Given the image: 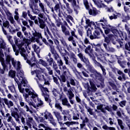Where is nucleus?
Here are the masks:
<instances>
[{"label": "nucleus", "mask_w": 130, "mask_h": 130, "mask_svg": "<svg viewBox=\"0 0 130 130\" xmlns=\"http://www.w3.org/2000/svg\"><path fill=\"white\" fill-rule=\"evenodd\" d=\"M109 28H110L111 32H113V34H115L118 32V30L115 29L114 27L112 26L109 24Z\"/></svg>", "instance_id": "46"}, {"label": "nucleus", "mask_w": 130, "mask_h": 130, "mask_svg": "<svg viewBox=\"0 0 130 130\" xmlns=\"http://www.w3.org/2000/svg\"><path fill=\"white\" fill-rule=\"evenodd\" d=\"M54 11H55L56 12H60V7L59 4H57L55 5V7L53 8Z\"/></svg>", "instance_id": "47"}, {"label": "nucleus", "mask_w": 130, "mask_h": 130, "mask_svg": "<svg viewBox=\"0 0 130 130\" xmlns=\"http://www.w3.org/2000/svg\"><path fill=\"white\" fill-rule=\"evenodd\" d=\"M119 104L120 107H121V108H123L124 107H125L126 106V101H121V102H120Z\"/></svg>", "instance_id": "60"}, {"label": "nucleus", "mask_w": 130, "mask_h": 130, "mask_svg": "<svg viewBox=\"0 0 130 130\" xmlns=\"http://www.w3.org/2000/svg\"><path fill=\"white\" fill-rule=\"evenodd\" d=\"M126 64L127 66L128 69H124V72L125 74H127L130 78V62H126Z\"/></svg>", "instance_id": "31"}, {"label": "nucleus", "mask_w": 130, "mask_h": 130, "mask_svg": "<svg viewBox=\"0 0 130 130\" xmlns=\"http://www.w3.org/2000/svg\"><path fill=\"white\" fill-rule=\"evenodd\" d=\"M117 74H118V80L120 81H125L126 80V77L125 74L123 73V72H121V71L118 70L117 71Z\"/></svg>", "instance_id": "11"}, {"label": "nucleus", "mask_w": 130, "mask_h": 130, "mask_svg": "<svg viewBox=\"0 0 130 130\" xmlns=\"http://www.w3.org/2000/svg\"><path fill=\"white\" fill-rule=\"evenodd\" d=\"M89 84L87 83L85 84L84 87L85 89H87V93L91 94L93 92H96L97 90V87H96L95 84L92 81H89Z\"/></svg>", "instance_id": "6"}, {"label": "nucleus", "mask_w": 130, "mask_h": 130, "mask_svg": "<svg viewBox=\"0 0 130 130\" xmlns=\"http://www.w3.org/2000/svg\"><path fill=\"white\" fill-rule=\"evenodd\" d=\"M83 4L84 6H85V9L86 10H89V8H90V6L88 0H83Z\"/></svg>", "instance_id": "48"}, {"label": "nucleus", "mask_w": 130, "mask_h": 130, "mask_svg": "<svg viewBox=\"0 0 130 130\" xmlns=\"http://www.w3.org/2000/svg\"><path fill=\"white\" fill-rule=\"evenodd\" d=\"M7 38H8V41L11 43V45H13L14 44V42H13V40H12V37L11 36H10L9 35H7Z\"/></svg>", "instance_id": "57"}, {"label": "nucleus", "mask_w": 130, "mask_h": 130, "mask_svg": "<svg viewBox=\"0 0 130 130\" xmlns=\"http://www.w3.org/2000/svg\"><path fill=\"white\" fill-rule=\"evenodd\" d=\"M28 96H31V98L33 99L34 102L36 103V98H37L38 95L36 93H31V94H26V93H24L23 94V96L25 99V101L28 103L29 102V100H27L28 99Z\"/></svg>", "instance_id": "9"}, {"label": "nucleus", "mask_w": 130, "mask_h": 130, "mask_svg": "<svg viewBox=\"0 0 130 130\" xmlns=\"http://www.w3.org/2000/svg\"><path fill=\"white\" fill-rule=\"evenodd\" d=\"M26 93H29V94H36V92H35L34 90L33 91H31L29 89V88H25V90Z\"/></svg>", "instance_id": "58"}, {"label": "nucleus", "mask_w": 130, "mask_h": 130, "mask_svg": "<svg viewBox=\"0 0 130 130\" xmlns=\"http://www.w3.org/2000/svg\"><path fill=\"white\" fill-rule=\"evenodd\" d=\"M117 62H118V63L119 64V66L120 67H121V68L122 69L125 68V66H126L125 61H121L120 60H118Z\"/></svg>", "instance_id": "40"}, {"label": "nucleus", "mask_w": 130, "mask_h": 130, "mask_svg": "<svg viewBox=\"0 0 130 130\" xmlns=\"http://www.w3.org/2000/svg\"><path fill=\"white\" fill-rule=\"evenodd\" d=\"M33 37H31L29 38V41L31 42H36L37 43H39L40 42V39L42 40L43 43L50 48V52L52 54H53L54 56L55 57V59L57 58L58 54L56 50H55L54 47L53 46V42L51 39H47L48 42H47V40L42 37L41 34L40 32H37V31H35V32L32 33Z\"/></svg>", "instance_id": "1"}, {"label": "nucleus", "mask_w": 130, "mask_h": 130, "mask_svg": "<svg viewBox=\"0 0 130 130\" xmlns=\"http://www.w3.org/2000/svg\"><path fill=\"white\" fill-rule=\"evenodd\" d=\"M85 109L87 110V112L89 113L90 115H94V112H93V109L91 108H85Z\"/></svg>", "instance_id": "52"}, {"label": "nucleus", "mask_w": 130, "mask_h": 130, "mask_svg": "<svg viewBox=\"0 0 130 130\" xmlns=\"http://www.w3.org/2000/svg\"><path fill=\"white\" fill-rule=\"evenodd\" d=\"M38 25L39 26L40 28L44 29L46 27L45 21L39 18V23Z\"/></svg>", "instance_id": "22"}, {"label": "nucleus", "mask_w": 130, "mask_h": 130, "mask_svg": "<svg viewBox=\"0 0 130 130\" xmlns=\"http://www.w3.org/2000/svg\"><path fill=\"white\" fill-rule=\"evenodd\" d=\"M114 13H115V14L113 13V16H109V18L111 20H112L113 19H117L118 17H120V16H121L120 13H117L116 11H114Z\"/></svg>", "instance_id": "23"}, {"label": "nucleus", "mask_w": 130, "mask_h": 130, "mask_svg": "<svg viewBox=\"0 0 130 130\" xmlns=\"http://www.w3.org/2000/svg\"><path fill=\"white\" fill-rule=\"evenodd\" d=\"M68 99H69V100H72L74 97H75V94L73 93V92H72L71 89H68Z\"/></svg>", "instance_id": "35"}, {"label": "nucleus", "mask_w": 130, "mask_h": 130, "mask_svg": "<svg viewBox=\"0 0 130 130\" xmlns=\"http://www.w3.org/2000/svg\"><path fill=\"white\" fill-rule=\"evenodd\" d=\"M33 121V118L29 115H28V119H26V125H28L29 128H31V123Z\"/></svg>", "instance_id": "26"}, {"label": "nucleus", "mask_w": 130, "mask_h": 130, "mask_svg": "<svg viewBox=\"0 0 130 130\" xmlns=\"http://www.w3.org/2000/svg\"><path fill=\"white\" fill-rule=\"evenodd\" d=\"M39 64H42V66H44V67H48L50 66L49 65V63L48 62H46L42 59H40L39 61L38 62Z\"/></svg>", "instance_id": "37"}, {"label": "nucleus", "mask_w": 130, "mask_h": 130, "mask_svg": "<svg viewBox=\"0 0 130 130\" xmlns=\"http://www.w3.org/2000/svg\"><path fill=\"white\" fill-rule=\"evenodd\" d=\"M37 59H36V57L35 56L32 57L30 60H26V63L29 64V66L32 65L33 64V62L37 63Z\"/></svg>", "instance_id": "28"}, {"label": "nucleus", "mask_w": 130, "mask_h": 130, "mask_svg": "<svg viewBox=\"0 0 130 130\" xmlns=\"http://www.w3.org/2000/svg\"><path fill=\"white\" fill-rule=\"evenodd\" d=\"M100 48V44H98L96 45H95L94 43L90 44V45H88V46H87L86 48H85V49L84 50L85 53L86 54V52H87L88 53H89L90 55L94 54H93L94 49L95 51H99Z\"/></svg>", "instance_id": "5"}, {"label": "nucleus", "mask_w": 130, "mask_h": 130, "mask_svg": "<svg viewBox=\"0 0 130 130\" xmlns=\"http://www.w3.org/2000/svg\"><path fill=\"white\" fill-rule=\"evenodd\" d=\"M8 75L12 78H15L16 77V71L12 70H10L8 73Z\"/></svg>", "instance_id": "39"}, {"label": "nucleus", "mask_w": 130, "mask_h": 130, "mask_svg": "<svg viewBox=\"0 0 130 130\" xmlns=\"http://www.w3.org/2000/svg\"><path fill=\"white\" fill-rule=\"evenodd\" d=\"M96 26L94 27V31H100L103 37L104 38V43L103 44L104 47L105 48L107 52H109V44L110 43V41L112 40L113 37V35H108L106 36L105 34H104L103 31L100 28V23H98L97 22H95Z\"/></svg>", "instance_id": "3"}, {"label": "nucleus", "mask_w": 130, "mask_h": 130, "mask_svg": "<svg viewBox=\"0 0 130 130\" xmlns=\"http://www.w3.org/2000/svg\"><path fill=\"white\" fill-rule=\"evenodd\" d=\"M86 54H88L90 58H91L92 61H94V63H98V61L95 60V56L94 54H90L87 51H86Z\"/></svg>", "instance_id": "42"}, {"label": "nucleus", "mask_w": 130, "mask_h": 130, "mask_svg": "<svg viewBox=\"0 0 130 130\" xmlns=\"http://www.w3.org/2000/svg\"><path fill=\"white\" fill-rule=\"evenodd\" d=\"M71 2H72V5L73 8H74V11H77V10H78V9L79 8V7L78 5H77V2H76V0H72Z\"/></svg>", "instance_id": "29"}, {"label": "nucleus", "mask_w": 130, "mask_h": 130, "mask_svg": "<svg viewBox=\"0 0 130 130\" xmlns=\"http://www.w3.org/2000/svg\"><path fill=\"white\" fill-rule=\"evenodd\" d=\"M2 26H3V27H5L7 28H10V23L7 20L6 21H3V23L2 24Z\"/></svg>", "instance_id": "50"}, {"label": "nucleus", "mask_w": 130, "mask_h": 130, "mask_svg": "<svg viewBox=\"0 0 130 130\" xmlns=\"http://www.w3.org/2000/svg\"><path fill=\"white\" fill-rule=\"evenodd\" d=\"M88 71L91 74H93L94 76V79L96 81L99 82V84H96V87L99 88L100 87L104 88L105 87V79L102 75V74L99 73L96 70H95L93 67L91 66H88Z\"/></svg>", "instance_id": "2"}, {"label": "nucleus", "mask_w": 130, "mask_h": 130, "mask_svg": "<svg viewBox=\"0 0 130 130\" xmlns=\"http://www.w3.org/2000/svg\"><path fill=\"white\" fill-rule=\"evenodd\" d=\"M66 77L67 78H69V75H66L62 74L60 76V78L58 77V80H59L60 82L64 83L66 82Z\"/></svg>", "instance_id": "32"}, {"label": "nucleus", "mask_w": 130, "mask_h": 130, "mask_svg": "<svg viewBox=\"0 0 130 130\" xmlns=\"http://www.w3.org/2000/svg\"><path fill=\"white\" fill-rule=\"evenodd\" d=\"M42 96H44V99L45 100V102H47V103H49V105H50L51 108H52V105L51 103V100L49 99V95L48 94H47V93H44L43 91H42Z\"/></svg>", "instance_id": "17"}, {"label": "nucleus", "mask_w": 130, "mask_h": 130, "mask_svg": "<svg viewBox=\"0 0 130 130\" xmlns=\"http://www.w3.org/2000/svg\"><path fill=\"white\" fill-rule=\"evenodd\" d=\"M76 29H74V30H71V36L74 37L75 38L77 39V36L75 35Z\"/></svg>", "instance_id": "61"}, {"label": "nucleus", "mask_w": 130, "mask_h": 130, "mask_svg": "<svg viewBox=\"0 0 130 130\" xmlns=\"http://www.w3.org/2000/svg\"><path fill=\"white\" fill-rule=\"evenodd\" d=\"M54 115L55 116V117H56L57 120L58 121V123H59L60 125H64L62 123L63 120V117L60 115V113L58 112H53Z\"/></svg>", "instance_id": "13"}, {"label": "nucleus", "mask_w": 130, "mask_h": 130, "mask_svg": "<svg viewBox=\"0 0 130 130\" xmlns=\"http://www.w3.org/2000/svg\"><path fill=\"white\" fill-rule=\"evenodd\" d=\"M65 5L67 8V11L68 14H72L73 12V10H72V9L71 8L70 6H69V4L68 3H65Z\"/></svg>", "instance_id": "41"}, {"label": "nucleus", "mask_w": 130, "mask_h": 130, "mask_svg": "<svg viewBox=\"0 0 130 130\" xmlns=\"http://www.w3.org/2000/svg\"><path fill=\"white\" fill-rule=\"evenodd\" d=\"M36 77L38 78V80L39 81H44V84L45 85H50V82L44 77V74L40 75H37Z\"/></svg>", "instance_id": "16"}, {"label": "nucleus", "mask_w": 130, "mask_h": 130, "mask_svg": "<svg viewBox=\"0 0 130 130\" xmlns=\"http://www.w3.org/2000/svg\"><path fill=\"white\" fill-rule=\"evenodd\" d=\"M6 49V44L4 42V40L0 38V62H1L2 66L6 67V61L5 59L3 58L4 56V54H3V50H5Z\"/></svg>", "instance_id": "4"}, {"label": "nucleus", "mask_w": 130, "mask_h": 130, "mask_svg": "<svg viewBox=\"0 0 130 130\" xmlns=\"http://www.w3.org/2000/svg\"><path fill=\"white\" fill-rule=\"evenodd\" d=\"M59 70L61 71V73H62V75L67 76L70 74V71H69V69L66 67V65H64L62 67H60Z\"/></svg>", "instance_id": "14"}, {"label": "nucleus", "mask_w": 130, "mask_h": 130, "mask_svg": "<svg viewBox=\"0 0 130 130\" xmlns=\"http://www.w3.org/2000/svg\"><path fill=\"white\" fill-rule=\"evenodd\" d=\"M77 56H78V57L80 59V60H81L82 62H83V63L85 64L88 65L89 64V59L85 56H83L82 53H80L77 54Z\"/></svg>", "instance_id": "10"}, {"label": "nucleus", "mask_w": 130, "mask_h": 130, "mask_svg": "<svg viewBox=\"0 0 130 130\" xmlns=\"http://www.w3.org/2000/svg\"><path fill=\"white\" fill-rule=\"evenodd\" d=\"M31 67V75L36 74V76H40L41 75H44V72L40 71L39 69V66L36 63H33L32 64L29 65Z\"/></svg>", "instance_id": "7"}, {"label": "nucleus", "mask_w": 130, "mask_h": 130, "mask_svg": "<svg viewBox=\"0 0 130 130\" xmlns=\"http://www.w3.org/2000/svg\"><path fill=\"white\" fill-rule=\"evenodd\" d=\"M66 26L68 27L69 29H71V28L69 26L67 22L66 21H64V25H61V31L63 34H64L65 36H70V31L69 30H67V28H66Z\"/></svg>", "instance_id": "8"}, {"label": "nucleus", "mask_w": 130, "mask_h": 130, "mask_svg": "<svg viewBox=\"0 0 130 130\" xmlns=\"http://www.w3.org/2000/svg\"><path fill=\"white\" fill-rule=\"evenodd\" d=\"M58 57H59V56L58 57H57V58H56L54 56V58H55V59L57 60V64H58V66L59 67H63L64 65H63L62 60L60 59V58H59Z\"/></svg>", "instance_id": "30"}, {"label": "nucleus", "mask_w": 130, "mask_h": 130, "mask_svg": "<svg viewBox=\"0 0 130 130\" xmlns=\"http://www.w3.org/2000/svg\"><path fill=\"white\" fill-rule=\"evenodd\" d=\"M5 56H6V58L5 59L6 66L8 67V65H9L10 67H12L11 64V61H12V57L6 53H5Z\"/></svg>", "instance_id": "18"}, {"label": "nucleus", "mask_w": 130, "mask_h": 130, "mask_svg": "<svg viewBox=\"0 0 130 130\" xmlns=\"http://www.w3.org/2000/svg\"><path fill=\"white\" fill-rule=\"evenodd\" d=\"M5 104L7 106H8V108H11V107L14 106V104L12 101H8V102L6 101Z\"/></svg>", "instance_id": "43"}, {"label": "nucleus", "mask_w": 130, "mask_h": 130, "mask_svg": "<svg viewBox=\"0 0 130 130\" xmlns=\"http://www.w3.org/2000/svg\"><path fill=\"white\" fill-rule=\"evenodd\" d=\"M30 1V3H29V8L30 9L32 10V11H34V10H37L38 9V5L34 3V1L33 0H29Z\"/></svg>", "instance_id": "20"}, {"label": "nucleus", "mask_w": 130, "mask_h": 130, "mask_svg": "<svg viewBox=\"0 0 130 130\" xmlns=\"http://www.w3.org/2000/svg\"><path fill=\"white\" fill-rule=\"evenodd\" d=\"M3 68V69H2L1 68H0V74H5V71H8V67L7 66H2Z\"/></svg>", "instance_id": "45"}, {"label": "nucleus", "mask_w": 130, "mask_h": 130, "mask_svg": "<svg viewBox=\"0 0 130 130\" xmlns=\"http://www.w3.org/2000/svg\"><path fill=\"white\" fill-rule=\"evenodd\" d=\"M46 4H47V6L50 8L51 11L52 13L54 12V10H53V4H52L50 1H48V0H45Z\"/></svg>", "instance_id": "33"}, {"label": "nucleus", "mask_w": 130, "mask_h": 130, "mask_svg": "<svg viewBox=\"0 0 130 130\" xmlns=\"http://www.w3.org/2000/svg\"><path fill=\"white\" fill-rule=\"evenodd\" d=\"M117 121H118V124L120 126V128H121V129H124V128H125L123 125V122L122 121V120L120 119H118Z\"/></svg>", "instance_id": "38"}, {"label": "nucleus", "mask_w": 130, "mask_h": 130, "mask_svg": "<svg viewBox=\"0 0 130 130\" xmlns=\"http://www.w3.org/2000/svg\"><path fill=\"white\" fill-rule=\"evenodd\" d=\"M14 110L15 111H11V116L14 117L17 121H18L19 120V118H20V116L18 113V109L14 108Z\"/></svg>", "instance_id": "12"}, {"label": "nucleus", "mask_w": 130, "mask_h": 130, "mask_svg": "<svg viewBox=\"0 0 130 130\" xmlns=\"http://www.w3.org/2000/svg\"><path fill=\"white\" fill-rule=\"evenodd\" d=\"M9 101V100H8V99H0V104H2V105H3L4 106H5V104L4 103H6V102H8Z\"/></svg>", "instance_id": "56"}, {"label": "nucleus", "mask_w": 130, "mask_h": 130, "mask_svg": "<svg viewBox=\"0 0 130 130\" xmlns=\"http://www.w3.org/2000/svg\"><path fill=\"white\" fill-rule=\"evenodd\" d=\"M73 119L75 120L79 119V114L78 113H74V116H73Z\"/></svg>", "instance_id": "62"}, {"label": "nucleus", "mask_w": 130, "mask_h": 130, "mask_svg": "<svg viewBox=\"0 0 130 130\" xmlns=\"http://www.w3.org/2000/svg\"><path fill=\"white\" fill-rule=\"evenodd\" d=\"M51 30L52 31V34H53L54 36H56V35L57 34L58 30L57 27H54L51 28Z\"/></svg>", "instance_id": "53"}, {"label": "nucleus", "mask_w": 130, "mask_h": 130, "mask_svg": "<svg viewBox=\"0 0 130 130\" xmlns=\"http://www.w3.org/2000/svg\"><path fill=\"white\" fill-rule=\"evenodd\" d=\"M48 116L50 119V123L52 124L54 126H56V123L55 122L54 119H53V115H52L51 113H48Z\"/></svg>", "instance_id": "27"}, {"label": "nucleus", "mask_w": 130, "mask_h": 130, "mask_svg": "<svg viewBox=\"0 0 130 130\" xmlns=\"http://www.w3.org/2000/svg\"><path fill=\"white\" fill-rule=\"evenodd\" d=\"M103 129L104 130H116L114 127H108L106 124L102 126Z\"/></svg>", "instance_id": "44"}, {"label": "nucleus", "mask_w": 130, "mask_h": 130, "mask_svg": "<svg viewBox=\"0 0 130 130\" xmlns=\"http://www.w3.org/2000/svg\"><path fill=\"white\" fill-rule=\"evenodd\" d=\"M45 59L47 62H48L49 66L51 67H52V64H53V62H55L54 61H53V59L52 57H45Z\"/></svg>", "instance_id": "36"}, {"label": "nucleus", "mask_w": 130, "mask_h": 130, "mask_svg": "<svg viewBox=\"0 0 130 130\" xmlns=\"http://www.w3.org/2000/svg\"><path fill=\"white\" fill-rule=\"evenodd\" d=\"M123 86L127 88V93H130V82L125 81L124 83H123Z\"/></svg>", "instance_id": "34"}, {"label": "nucleus", "mask_w": 130, "mask_h": 130, "mask_svg": "<svg viewBox=\"0 0 130 130\" xmlns=\"http://www.w3.org/2000/svg\"><path fill=\"white\" fill-rule=\"evenodd\" d=\"M55 108L58 110H60V111L62 112V108L61 107L59 103H56L55 104Z\"/></svg>", "instance_id": "49"}, {"label": "nucleus", "mask_w": 130, "mask_h": 130, "mask_svg": "<svg viewBox=\"0 0 130 130\" xmlns=\"http://www.w3.org/2000/svg\"><path fill=\"white\" fill-rule=\"evenodd\" d=\"M14 42L16 45L18 46L19 48L21 47L23 45V42L20 40V39L17 38V37H14Z\"/></svg>", "instance_id": "21"}, {"label": "nucleus", "mask_w": 130, "mask_h": 130, "mask_svg": "<svg viewBox=\"0 0 130 130\" xmlns=\"http://www.w3.org/2000/svg\"><path fill=\"white\" fill-rule=\"evenodd\" d=\"M18 89H19V92H20V93H23V92H24L25 89L24 88L21 87V84H20V83H19V84H18Z\"/></svg>", "instance_id": "59"}, {"label": "nucleus", "mask_w": 130, "mask_h": 130, "mask_svg": "<svg viewBox=\"0 0 130 130\" xmlns=\"http://www.w3.org/2000/svg\"><path fill=\"white\" fill-rule=\"evenodd\" d=\"M8 89L10 90V91H11L12 93L16 92L15 87L14 85L8 86Z\"/></svg>", "instance_id": "51"}, {"label": "nucleus", "mask_w": 130, "mask_h": 130, "mask_svg": "<svg viewBox=\"0 0 130 130\" xmlns=\"http://www.w3.org/2000/svg\"><path fill=\"white\" fill-rule=\"evenodd\" d=\"M85 24H86L87 26L88 27H91L92 25V26H94L95 27L96 26L95 23L94 22V21H90V20L89 19H85Z\"/></svg>", "instance_id": "25"}, {"label": "nucleus", "mask_w": 130, "mask_h": 130, "mask_svg": "<svg viewBox=\"0 0 130 130\" xmlns=\"http://www.w3.org/2000/svg\"><path fill=\"white\" fill-rule=\"evenodd\" d=\"M86 10L88 11V14H89V15L96 16L98 14H99V11L95 8L93 7L92 9L89 8L88 9Z\"/></svg>", "instance_id": "15"}, {"label": "nucleus", "mask_w": 130, "mask_h": 130, "mask_svg": "<svg viewBox=\"0 0 130 130\" xmlns=\"http://www.w3.org/2000/svg\"><path fill=\"white\" fill-rule=\"evenodd\" d=\"M99 36H100V32L98 31L97 30H94V32H93V35H90L89 38L91 40L99 39Z\"/></svg>", "instance_id": "19"}, {"label": "nucleus", "mask_w": 130, "mask_h": 130, "mask_svg": "<svg viewBox=\"0 0 130 130\" xmlns=\"http://www.w3.org/2000/svg\"><path fill=\"white\" fill-rule=\"evenodd\" d=\"M62 104L63 106H67L68 108L72 107L70 104H69L68 99L64 98L63 99L61 100Z\"/></svg>", "instance_id": "24"}, {"label": "nucleus", "mask_w": 130, "mask_h": 130, "mask_svg": "<svg viewBox=\"0 0 130 130\" xmlns=\"http://www.w3.org/2000/svg\"><path fill=\"white\" fill-rule=\"evenodd\" d=\"M94 4L98 6L100 8H102L103 6V4L102 3V2H99V1H94Z\"/></svg>", "instance_id": "55"}, {"label": "nucleus", "mask_w": 130, "mask_h": 130, "mask_svg": "<svg viewBox=\"0 0 130 130\" xmlns=\"http://www.w3.org/2000/svg\"><path fill=\"white\" fill-rule=\"evenodd\" d=\"M27 15H28V14H27L26 12L23 11L22 12V18H23L24 19H25V20L27 21V20L28 19L27 18Z\"/></svg>", "instance_id": "63"}, {"label": "nucleus", "mask_w": 130, "mask_h": 130, "mask_svg": "<svg viewBox=\"0 0 130 130\" xmlns=\"http://www.w3.org/2000/svg\"><path fill=\"white\" fill-rule=\"evenodd\" d=\"M124 48L126 50L130 51V42H128L127 43H126V44H124Z\"/></svg>", "instance_id": "54"}, {"label": "nucleus", "mask_w": 130, "mask_h": 130, "mask_svg": "<svg viewBox=\"0 0 130 130\" xmlns=\"http://www.w3.org/2000/svg\"><path fill=\"white\" fill-rule=\"evenodd\" d=\"M79 108H80V112L82 114H85L84 107H83V106L82 107L81 106L79 105Z\"/></svg>", "instance_id": "64"}]
</instances>
